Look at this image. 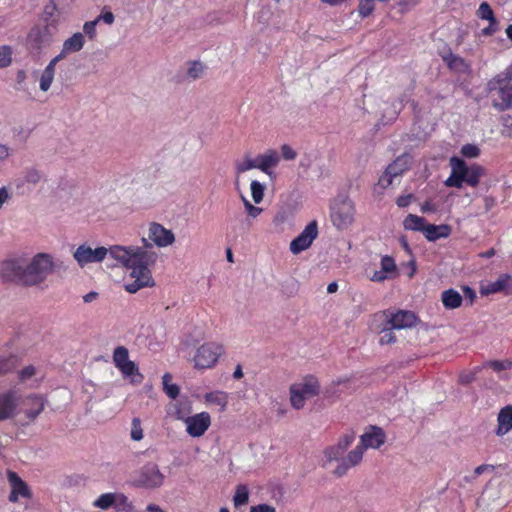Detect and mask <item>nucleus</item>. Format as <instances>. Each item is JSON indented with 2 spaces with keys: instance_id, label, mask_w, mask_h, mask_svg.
I'll return each mask as SVG.
<instances>
[{
  "instance_id": "0e129e2a",
  "label": "nucleus",
  "mask_w": 512,
  "mask_h": 512,
  "mask_svg": "<svg viewBox=\"0 0 512 512\" xmlns=\"http://www.w3.org/2000/svg\"><path fill=\"white\" fill-rule=\"evenodd\" d=\"M250 512H276V510L274 507H272L270 505L260 504V505L251 507Z\"/></svg>"
},
{
  "instance_id": "f8f14e48",
  "label": "nucleus",
  "mask_w": 512,
  "mask_h": 512,
  "mask_svg": "<svg viewBox=\"0 0 512 512\" xmlns=\"http://www.w3.org/2000/svg\"><path fill=\"white\" fill-rule=\"evenodd\" d=\"M352 379L349 377H341L332 381L322 391V397L329 403H333L342 395L348 394L353 390Z\"/></svg>"
},
{
  "instance_id": "a18cd8bd",
  "label": "nucleus",
  "mask_w": 512,
  "mask_h": 512,
  "mask_svg": "<svg viewBox=\"0 0 512 512\" xmlns=\"http://www.w3.org/2000/svg\"><path fill=\"white\" fill-rule=\"evenodd\" d=\"M477 16L482 20H487L489 22L497 21L492 8L487 2H482L477 10Z\"/></svg>"
},
{
  "instance_id": "412c9836",
  "label": "nucleus",
  "mask_w": 512,
  "mask_h": 512,
  "mask_svg": "<svg viewBox=\"0 0 512 512\" xmlns=\"http://www.w3.org/2000/svg\"><path fill=\"white\" fill-rule=\"evenodd\" d=\"M7 477L11 486L9 496L11 502H17L19 498H29L30 492L27 484L15 472L9 471Z\"/></svg>"
},
{
  "instance_id": "338daca9",
  "label": "nucleus",
  "mask_w": 512,
  "mask_h": 512,
  "mask_svg": "<svg viewBox=\"0 0 512 512\" xmlns=\"http://www.w3.org/2000/svg\"><path fill=\"white\" fill-rule=\"evenodd\" d=\"M496 31H497V21L489 22L488 27L483 28L481 33H482V35H492Z\"/></svg>"
},
{
  "instance_id": "4468645a",
  "label": "nucleus",
  "mask_w": 512,
  "mask_h": 512,
  "mask_svg": "<svg viewBox=\"0 0 512 512\" xmlns=\"http://www.w3.org/2000/svg\"><path fill=\"white\" fill-rule=\"evenodd\" d=\"M499 292H504L506 295L512 294V277L510 274H501L495 281L482 284L480 287V293L483 296Z\"/></svg>"
},
{
  "instance_id": "de8ad7c7",
  "label": "nucleus",
  "mask_w": 512,
  "mask_h": 512,
  "mask_svg": "<svg viewBox=\"0 0 512 512\" xmlns=\"http://www.w3.org/2000/svg\"><path fill=\"white\" fill-rule=\"evenodd\" d=\"M131 439L134 441H141L144 437L141 420L139 418H133L131 422Z\"/></svg>"
},
{
  "instance_id": "f257e3e1",
  "label": "nucleus",
  "mask_w": 512,
  "mask_h": 512,
  "mask_svg": "<svg viewBox=\"0 0 512 512\" xmlns=\"http://www.w3.org/2000/svg\"><path fill=\"white\" fill-rule=\"evenodd\" d=\"M106 257L116 261V264L129 271L134 279L132 283L125 284V290L136 293L144 287L154 286L151 267L156 262V254L143 250L140 246L112 245L109 248L96 247L84 243L76 248L73 258L80 267L88 264L102 262Z\"/></svg>"
},
{
  "instance_id": "5fc2aeb1",
  "label": "nucleus",
  "mask_w": 512,
  "mask_h": 512,
  "mask_svg": "<svg viewBox=\"0 0 512 512\" xmlns=\"http://www.w3.org/2000/svg\"><path fill=\"white\" fill-rule=\"evenodd\" d=\"M354 441V436L350 434L343 435L338 442L335 444V446L340 449L343 453L347 450V448L352 444Z\"/></svg>"
},
{
  "instance_id": "1a4fd4ad",
  "label": "nucleus",
  "mask_w": 512,
  "mask_h": 512,
  "mask_svg": "<svg viewBox=\"0 0 512 512\" xmlns=\"http://www.w3.org/2000/svg\"><path fill=\"white\" fill-rule=\"evenodd\" d=\"M93 506L101 510H107L114 506L124 512H134L133 504L121 493H104L94 500Z\"/></svg>"
},
{
  "instance_id": "393cba45",
  "label": "nucleus",
  "mask_w": 512,
  "mask_h": 512,
  "mask_svg": "<svg viewBox=\"0 0 512 512\" xmlns=\"http://www.w3.org/2000/svg\"><path fill=\"white\" fill-rule=\"evenodd\" d=\"M244 209L246 211V218L241 221V228L249 230L253 226V221L258 218L263 212V208L252 204L245 196H241Z\"/></svg>"
},
{
  "instance_id": "8fccbe9b",
  "label": "nucleus",
  "mask_w": 512,
  "mask_h": 512,
  "mask_svg": "<svg viewBox=\"0 0 512 512\" xmlns=\"http://www.w3.org/2000/svg\"><path fill=\"white\" fill-rule=\"evenodd\" d=\"M481 370V367H475L473 368L472 370H465V371H462L459 375V381L462 383V384H469L471 383L477 373Z\"/></svg>"
},
{
  "instance_id": "c9c22d12",
  "label": "nucleus",
  "mask_w": 512,
  "mask_h": 512,
  "mask_svg": "<svg viewBox=\"0 0 512 512\" xmlns=\"http://www.w3.org/2000/svg\"><path fill=\"white\" fill-rule=\"evenodd\" d=\"M425 219L423 217L409 214L404 220H403V227L406 230L411 231H420L423 232V229L425 227Z\"/></svg>"
},
{
  "instance_id": "09e8293b",
  "label": "nucleus",
  "mask_w": 512,
  "mask_h": 512,
  "mask_svg": "<svg viewBox=\"0 0 512 512\" xmlns=\"http://www.w3.org/2000/svg\"><path fill=\"white\" fill-rule=\"evenodd\" d=\"M484 366L491 367L496 372H501V371L510 369L512 367V361H510V360L490 361V362H487Z\"/></svg>"
},
{
  "instance_id": "72a5a7b5",
  "label": "nucleus",
  "mask_w": 512,
  "mask_h": 512,
  "mask_svg": "<svg viewBox=\"0 0 512 512\" xmlns=\"http://www.w3.org/2000/svg\"><path fill=\"white\" fill-rule=\"evenodd\" d=\"M119 371L125 378H130L133 383H140L142 381V375L139 373L137 365L130 361L129 363L123 364L118 367Z\"/></svg>"
},
{
  "instance_id": "b1692460",
  "label": "nucleus",
  "mask_w": 512,
  "mask_h": 512,
  "mask_svg": "<svg viewBox=\"0 0 512 512\" xmlns=\"http://www.w3.org/2000/svg\"><path fill=\"white\" fill-rule=\"evenodd\" d=\"M496 435L504 436L512 430V405L505 406L500 410L497 417Z\"/></svg>"
},
{
  "instance_id": "7c9ffc66",
  "label": "nucleus",
  "mask_w": 512,
  "mask_h": 512,
  "mask_svg": "<svg viewBox=\"0 0 512 512\" xmlns=\"http://www.w3.org/2000/svg\"><path fill=\"white\" fill-rule=\"evenodd\" d=\"M441 301L446 309H456L462 305V295L455 289H447L441 294Z\"/></svg>"
},
{
  "instance_id": "ddd939ff",
  "label": "nucleus",
  "mask_w": 512,
  "mask_h": 512,
  "mask_svg": "<svg viewBox=\"0 0 512 512\" xmlns=\"http://www.w3.org/2000/svg\"><path fill=\"white\" fill-rule=\"evenodd\" d=\"M377 317H385L388 325L398 330L411 328L417 321V317L413 312L405 310L389 314L383 313Z\"/></svg>"
},
{
  "instance_id": "bf43d9fd",
  "label": "nucleus",
  "mask_w": 512,
  "mask_h": 512,
  "mask_svg": "<svg viewBox=\"0 0 512 512\" xmlns=\"http://www.w3.org/2000/svg\"><path fill=\"white\" fill-rule=\"evenodd\" d=\"M12 155V149L6 144H0V164L4 163Z\"/></svg>"
},
{
  "instance_id": "603ef678",
  "label": "nucleus",
  "mask_w": 512,
  "mask_h": 512,
  "mask_svg": "<svg viewBox=\"0 0 512 512\" xmlns=\"http://www.w3.org/2000/svg\"><path fill=\"white\" fill-rule=\"evenodd\" d=\"M461 154L466 158H476L480 154V149L474 144H465L461 148Z\"/></svg>"
},
{
  "instance_id": "774afa93",
  "label": "nucleus",
  "mask_w": 512,
  "mask_h": 512,
  "mask_svg": "<svg viewBox=\"0 0 512 512\" xmlns=\"http://www.w3.org/2000/svg\"><path fill=\"white\" fill-rule=\"evenodd\" d=\"M145 510L146 512H166L163 508L154 503L148 504Z\"/></svg>"
},
{
  "instance_id": "0eeeda50",
  "label": "nucleus",
  "mask_w": 512,
  "mask_h": 512,
  "mask_svg": "<svg viewBox=\"0 0 512 512\" xmlns=\"http://www.w3.org/2000/svg\"><path fill=\"white\" fill-rule=\"evenodd\" d=\"M223 353V347L216 342H207L199 346L193 358L194 367L199 370L213 368Z\"/></svg>"
},
{
  "instance_id": "473e14b6",
  "label": "nucleus",
  "mask_w": 512,
  "mask_h": 512,
  "mask_svg": "<svg viewBox=\"0 0 512 512\" xmlns=\"http://www.w3.org/2000/svg\"><path fill=\"white\" fill-rule=\"evenodd\" d=\"M251 169H258L257 156L252 158L249 155H244L235 162V173L237 177Z\"/></svg>"
},
{
  "instance_id": "79ce46f5",
  "label": "nucleus",
  "mask_w": 512,
  "mask_h": 512,
  "mask_svg": "<svg viewBox=\"0 0 512 512\" xmlns=\"http://www.w3.org/2000/svg\"><path fill=\"white\" fill-rule=\"evenodd\" d=\"M162 381L165 393L170 398L175 399L179 394V387L176 384L171 383V375L168 373L164 374L162 377Z\"/></svg>"
},
{
  "instance_id": "052dcab7",
  "label": "nucleus",
  "mask_w": 512,
  "mask_h": 512,
  "mask_svg": "<svg viewBox=\"0 0 512 512\" xmlns=\"http://www.w3.org/2000/svg\"><path fill=\"white\" fill-rule=\"evenodd\" d=\"M36 375V369L33 366H27L20 371V379L26 381Z\"/></svg>"
},
{
  "instance_id": "f03ea898",
  "label": "nucleus",
  "mask_w": 512,
  "mask_h": 512,
  "mask_svg": "<svg viewBox=\"0 0 512 512\" xmlns=\"http://www.w3.org/2000/svg\"><path fill=\"white\" fill-rule=\"evenodd\" d=\"M55 268L52 254L38 252L31 256L21 255L0 262V276L21 286L34 287L44 283Z\"/></svg>"
},
{
  "instance_id": "aec40b11",
  "label": "nucleus",
  "mask_w": 512,
  "mask_h": 512,
  "mask_svg": "<svg viewBox=\"0 0 512 512\" xmlns=\"http://www.w3.org/2000/svg\"><path fill=\"white\" fill-rule=\"evenodd\" d=\"M280 162V156L275 150H267L262 154L257 155L258 169L267 174L270 178L275 177L273 168Z\"/></svg>"
},
{
  "instance_id": "c03bdc74",
  "label": "nucleus",
  "mask_w": 512,
  "mask_h": 512,
  "mask_svg": "<svg viewBox=\"0 0 512 512\" xmlns=\"http://www.w3.org/2000/svg\"><path fill=\"white\" fill-rule=\"evenodd\" d=\"M380 266L381 269L390 276V278H393L397 274V266L395 261L388 255L381 258Z\"/></svg>"
},
{
  "instance_id": "6e6d98bb",
  "label": "nucleus",
  "mask_w": 512,
  "mask_h": 512,
  "mask_svg": "<svg viewBox=\"0 0 512 512\" xmlns=\"http://www.w3.org/2000/svg\"><path fill=\"white\" fill-rule=\"evenodd\" d=\"M281 154L285 160H294L297 156L293 148L287 144L281 146Z\"/></svg>"
},
{
  "instance_id": "3c124183",
  "label": "nucleus",
  "mask_w": 512,
  "mask_h": 512,
  "mask_svg": "<svg viewBox=\"0 0 512 512\" xmlns=\"http://www.w3.org/2000/svg\"><path fill=\"white\" fill-rule=\"evenodd\" d=\"M12 51L8 46L0 47V68L7 67L11 64L12 61Z\"/></svg>"
},
{
  "instance_id": "cd10ccee",
  "label": "nucleus",
  "mask_w": 512,
  "mask_h": 512,
  "mask_svg": "<svg viewBox=\"0 0 512 512\" xmlns=\"http://www.w3.org/2000/svg\"><path fill=\"white\" fill-rule=\"evenodd\" d=\"M204 401L206 404L217 406L220 411H224L228 405L229 394L221 390L211 391L204 395Z\"/></svg>"
},
{
  "instance_id": "a19ab883",
  "label": "nucleus",
  "mask_w": 512,
  "mask_h": 512,
  "mask_svg": "<svg viewBox=\"0 0 512 512\" xmlns=\"http://www.w3.org/2000/svg\"><path fill=\"white\" fill-rule=\"evenodd\" d=\"M393 327H391L390 325H388V323L386 322V324L384 325V327L379 331V344L380 345H389V344H392L395 342L396 338H395V335L393 333Z\"/></svg>"
},
{
  "instance_id": "dca6fc26",
  "label": "nucleus",
  "mask_w": 512,
  "mask_h": 512,
  "mask_svg": "<svg viewBox=\"0 0 512 512\" xmlns=\"http://www.w3.org/2000/svg\"><path fill=\"white\" fill-rule=\"evenodd\" d=\"M386 441L384 431L376 426H370L360 437V445L366 449H378Z\"/></svg>"
},
{
  "instance_id": "e433bc0d",
  "label": "nucleus",
  "mask_w": 512,
  "mask_h": 512,
  "mask_svg": "<svg viewBox=\"0 0 512 512\" xmlns=\"http://www.w3.org/2000/svg\"><path fill=\"white\" fill-rule=\"evenodd\" d=\"M249 501V489L246 485L240 484L235 488L233 496V504L235 508H240L246 505Z\"/></svg>"
},
{
  "instance_id": "9b49d317",
  "label": "nucleus",
  "mask_w": 512,
  "mask_h": 512,
  "mask_svg": "<svg viewBox=\"0 0 512 512\" xmlns=\"http://www.w3.org/2000/svg\"><path fill=\"white\" fill-rule=\"evenodd\" d=\"M318 236V224L317 222L311 221L305 226L303 231L291 241L290 251L292 254L297 255L307 250Z\"/></svg>"
},
{
  "instance_id": "f704fd0d",
  "label": "nucleus",
  "mask_w": 512,
  "mask_h": 512,
  "mask_svg": "<svg viewBox=\"0 0 512 512\" xmlns=\"http://www.w3.org/2000/svg\"><path fill=\"white\" fill-rule=\"evenodd\" d=\"M510 81H512V65H509L504 71L497 74L489 82V87L491 90L497 89L500 86L509 85Z\"/></svg>"
},
{
  "instance_id": "4d7b16f0",
  "label": "nucleus",
  "mask_w": 512,
  "mask_h": 512,
  "mask_svg": "<svg viewBox=\"0 0 512 512\" xmlns=\"http://www.w3.org/2000/svg\"><path fill=\"white\" fill-rule=\"evenodd\" d=\"M289 220V213L286 210H281L273 218V223L280 226Z\"/></svg>"
},
{
  "instance_id": "680f3d73",
  "label": "nucleus",
  "mask_w": 512,
  "mask_h": 512,
  "mask_svg": "<svg viewBox=\"0 0 512 512\" xmlns=\"http://www.w3.org/2000/svg\"><path fill=\"white\" fill-rule=\"evenodd\" d=\"M389 278H390V276L381 269L379 271H375L371 275L370 280L374 281V282H383V281H385L386 279H389Z\"/></svg>"
},
{
  "instance_id": "5701e85b",
  "label": "nucleus",
  "mask_w": 512,
  "mask_h": 512,
  "mask_svg": "<svg viewBox=\"0 0 512 512\" xmlns=\"http://www.w3.org/2000/svg\"><path fill=\"white\" fill-rule=\"evenodd\" d=\"M58 62H60L58 59L55 57L52 58L45 69L39 74L38 81L41 91L47 92L50 89L54 81L56 65Z\"/></svg>"
},
{
  "instance_id": "69168bd1",
  "label": "nucleus",
  "mask_w": 512,
  "mask_h": 512,
  "mask_svg": "<svg viewBox=\"0 0 512 512\" xmlns=\"http://www.w3.org/2000/svg\"><path fill=\"white\" fill-rule=\"evenodd\" d=\"M493 471H494V466L489 465V464H482L475 468L474 474H475V476H479L485 472H493Z\"/></svg>"
},
{
  "instance_id": "13d9d810",
  "label": "nucleus",
  "mask_w": 512,
  "mask_h": 512,
  "mask_svg": "<svg viewBox=\"0 0 512 512\" xmlns=\"http://www.w3.org/2000/svg\"><path fill=\"white\" fill-rule=\"evenodd\" d=\"M96 20H98V23L103 21L105 24L111 25L113 24L115 17L112 12L104 11L96 18Z\"/></svg>"
},
{
  "instance_id": "20e7f679",
  "label": "nucleus",
  "mask_w": 512,
  "mask_h": 512,
  "mask_svg": "<svg viewBox=\"0 0 512 512\" xmlns=\"http://www.w3.org/2000/svg\"><path fill=\"white\" fill-rule=\"evenodd\" d=\"M289 392L291 406L299 410L305 406L307 400L320 393V384L316 377L309 375L293 383Z\"/></svg>"
},
{
  "instance_id": "ea45409f",
  "label": "nucleus",
  "mask_w": 512,
  "mask_h": 512,
  "mask_svg": "<svg viewBox=\"0 0 512 512\" xmlns=\"http://www.w3.org/2000/svg\"><path fill=\"white\" fill-rule=\"evenodd\" d=\"M343 452L335 445L329 446L324 450V466L332 461H341L343 459Z\"/></svg>"
},
{
  "instance_id": "4c0bfd02",
  "label": "nucleus",
  "mask_w": 512,
  "mask_h": 512,
  "mask_svg": "<svg viewBox=\"0 0 512 512\" xmlns=\"http://www.w3.org/2000/svg\"><path fill=\"white\" fill-rule=\"evenodd\" d=\"M265 189L266 186L263 183L257 180L251 181L250 191L254 204H260L263 201Z\"/></svg>"
},
{
  "instance_id": "a211bd4d",
  "label": "nucleus",
  "mask_w": 512,
  "mask_h": 512,
  "mask_svg": "<svg viewBox=\"0 0 512 512\" xmlns=\"http://www.w3.org/2000/svg\"><path fill=\"white\" fill-rule=\"evenodd\" d=\"M19 397L15 392L0 395V421L14 417L18 413Z\"/></svg>"
},
{
  "instance_id": "e2e57ef3",
  "label": "nucleus",
  "mask_w": 512,
  "mask_h": 512,
  "mask_svg": "<svg viewBox=\"0 0 512 512\" xmlns=\"http://www.w3.org/2000/svg\"><path fill=\"white\" fill-rule=\"evenodd\" d=\"M11 198V194L7 187L0 188V210L3 205Z\"/></svg>"
},
{
  "instance_id": "58836bf2",
  "label": "nucleus",
  "mask_w": 512,
  "mask_h": 512,
  "mask_svg": "<svg viewBox=\"0 0 512 512\" xmlns=\"http://www.w3.org/2000/svg\"><path fill=\"white\" fill-rule=\"evenodd\" d=\"M131 360L129 359L128 349L124 346L117 347L113 352V362L114 365L118 368L123 364L129 363Z\"/></svg>"
},
{
  "instance_id": "9d476101",
  "label": "nucleus",
  "mask_w": 512,
  "mask_h": 512,
  "mask_svg": "<svg viewBox=\"0 0 512 512\" xmlns=\"http://www.w3.org/2000/svg\"><path fill=\"white\" fill-rule=\"evenodd\" d=\"M181 418L185 423L187 434L194 438L203 436L211 425V417L208 412H200L189 417H186L184 413Z\"/></svg>"
},
{
  "instance_id": "49530a36",
  "label": "nucleus",
  "mask_w": 512,
  "mask_h": 512,
  "mask_svg": "<svg viewBox=\"0 0 512 512\" xmlns=\"http://www.w3.org/2000/svg\"><path fill=\"white\" fill-rule=\"evenodd\" d=\"M174 416L176 419L182 421L181 415L186 414V417L190 416L191 404L188 401H178L174 405Z\"/></svg>"
},
{
  "instance_id": "bb28decb",
  "label": "nucleus",
  "mask_w": 512,
  "mask_h": 512,
  "mask_svg": "<svg viewBox=\"0 0 512 512\" xmlns=\"http://www.w3.org/2000/svg\"><path fill=\"white\" fill-rule=\"evenodd\" d=\"M422 233L428 241H436L440 238H447L451 229L448 225L425 224Z\"/></svg>"
},
{
  "instance_id": "39448f33",
  "label": "nucleus",
  "mask_w": 512,
  "mask_h": 512,
  "mask_svg": "<svg viewBox=\"0 0 512 512\" xmlns=\"http://www.w3.org/2000/svg\"><path fill=\"white\" fill-rule=\"evenodd\" d=\"M331 222L338 230L349 228L355 220V205L347 196H337L330 205Z\"/></svg>"
},
{
  "instance_id": "6ab92c4d",
  "label": "nucleus",
  "mask_w": 512,
  "mask_h": 512,
  "mask_svg": "<svg viewBox=\"0 0 512 512\" xmlns=\"http://www.w3.org/2000/svg\"><path fill=\"white\" fill-rule=\"evenodd\" d=\"M85 45V36L81 32H76L69 38H67L62 45V49L58 55L55 56L56 59L62 61L69 54L79 52Z\"/></svg>"
},
{
  "instance_id": "423d86ee",
  "label": "nucleus",
  "mask_w": 512,
  "mask_h": 512,
  "mask_svg": "<svg viewBox=\"0 0 512 512\" xmlns=\"http://www.w3.org/2000/svg\"><path fill=\"white\" fill-rule=\"evenodd\" d=\"M175 242V234L172 230L165 228L162 224L151 222L147 229V238H142L143 250L155 245L158 248H166Z\"/></svg>"
},
{
  "instance_id": "864d4df0",
  "label": "nucleus",
  "mask_w": 512,
  "mask_h": 512,
  "mask_svg": "<svg viewBox=\"0 0 512 512\" xmlns=\"http://www.w3.org/2000/svg\"><path fill=\"white\" fill-rule=\"evenodd\" d=\"M98 24V20L85 22L83 25V34L87 35L90 40H93L96 37V26Z\"/></svg>"
},
{
  "instance_id": "2f4dec72",
  "label": "nucleus",
  "mask_w": 512,
  "mask_h": 512,
  "mask_svg": "<svg viewBox=\"0 0 512 512\" xmlns=\"http://www.w3.org/2000/svg\"><path fill=\"white\" fill-rule=\"evenodd\" d=\"M497 89L501 101L495 102L493 106L499 111L512 109V85L500 86Z\"/></svg>"
},
{
  "instance_id": "a878e982",
  "label": "nucleus",
  "mask_w": 512,
  "mask_h": 512,
  "mask_svg": "<svg viewBox=\"0 0 512 512\" xmlns=\"http://www.w3.org/2000/svg\"><path fill=\"white\" fill-rule=\"evenodd\" d=\"M58 23L57 19H52L50 23L47 24V27L45 29L46 34L44 36L39 35V30H32L29 33V40L36 42L37 47L47 46L51 42L52 35L54 33V30H56V25Z\"/></svg>"
},
{
  "instance_id": "c756f323",
  "label": "nucleus",
  "mask_w": 512,
  "mask_h": 512,
  "mask_svg": "<svg viewBox=\"0 0 512 512\" xmlns=\"http://www.w3.org/2000/svg\"><path fill=\"white\" fill-rule=\"evenodd\" d=\"M443 61L454 72L459 74H466L470 70V65L461 57L448 53L443 56Z\"/></svg>"
},
{
  "instance_id": "7ed1b4c3",
  "label": "nucleus",
  "mask_w": 512,
  "mask_h": 512,
  "mask_svg": "<svg viewBox=\"0 0 512 512\" xmlns=\"http://www.w3.org/2000/svg\"><path fill=\"white\" fill-rule=\"evenodd\" d=\"M451 174L445 180L447 187L462 188L463 183L475 187L480 182L483 175V168L477 164L468 166L464 160L459 157L450 158Z\"/></svg>"
},
{
  "instance_id": "6e6552de",
  "label": "nucleus",
  "mask_w": 512,
  "mask_h": 512,
  "mask_svg": "<svg viewBox=\"0 0 512 512\" xmlns=\"http://www.w3.org/2000/svg\"><path fill=\"white\" fill-rule=\"evenodd\" d=\"M164 479L159 467L154 463H148L137 472L133 484L136 487L155 489L164 483Z\"/></svg>"
},
{
  "instance_id": "2eb2a0df",
  "label": "nucleus",
  "mask_w": 512,
  "mask_h": 512,
  "mask_svg": "<svg viewBox=\"0 0 512 512\" xmlns=\"http://www.w3.org/2000/svg\"><path fill=\"white\" fill-rule=\"evenodd\" d=\"M408 169V158L399 157L393 163H391L384 174L379 179V184L383 188L393 184L395 178L400 176L405 170Z\"/></svg>"
},
{
  "instance_id": "f3484780",
  "label": "nucleus",
  "mask_w": 512,
  "mask_h": 512,
  "mask_svg": "<svg viewBox=\"0 0 512 512\" xmlns=\"http://www.w3.org/2000/svg\"><path fill=\"white\" fill-rule=\"evenodd\" d=\"M44 409V400L37 395L19 398L18 412H23L29 419H35Z\"/></svg>"
},
{
  "instance_id": "c85d7f7f",
  "label": "nucleus",
  "mask_w": 512,
  "mask_h": 512,
  "mask_svg": "<svg viewBox=\"0 0 512 512\" xmlns=\"http://www.w3.org/2000/svg\"><path fill=\"white\" fill-rule=\"evenodd\" d=\"M184 77L190 81L200 79L206 70V66L199 60L188 61L184 65Z\"/></svg>"
},
{
  "instance_id": "4be33fe9",
  "label": "nucleus",
  "mask_w": 512,
  "mask_h": 512,
  "mask_svg": "<svg viewBox=\"0 0 512 512\" xmlns=\"http://www.w3.org/2000/svg\"><path fill=\"white\" fill-rule=\"evenodd\" d=\"M365 449L363 446L358 444L348 455L342 459V462L335 469V474L342 476L346 471L356 465H358L362 459Z\"/></svg>"
},
{
  "instance_id": "37998d69",
  "label": "nucleus",
  "mask_w": 512,
  "mask_h": 512,
  "mask_svg": "<svg viewBox=\"0 0 512 512\" xmlns=\"http://www.w3.org/2000/svg\"><path fill=\"white\" fill-rule=\"evenodd\" d=\"M43 179L42 173L35 168H28L23 173V181L29 184L37 185Z\"/></svg>"
}]
</instances>
